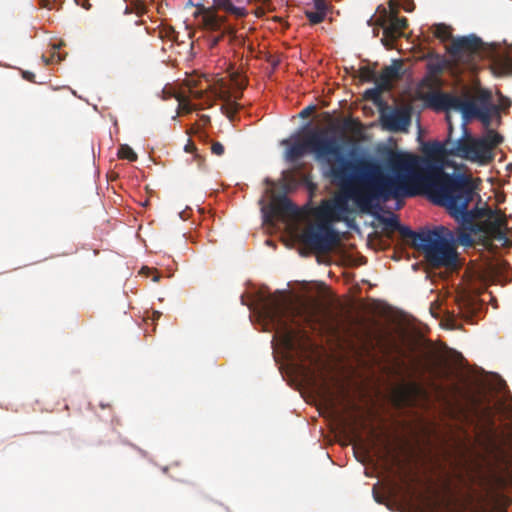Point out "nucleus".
I'll list each match as a JSON object with an SVG mask.
<instances>
[{
  "instance_id": "f257e3e1",
  "label": "nucleus",
  "mask_w": 512,
  "mask_h": 512,
  "mask_svg": "<svg viewBox=\"0 0 512 512\" xmlns=\"http://www.w3.org/2000/svg\"><path fill=\"white\" fill-rule=\"evenodd\" d=\"M403 152H390L386 159L389 173L376 161L352 162L345 169L346 178L338 180L347 200L352 199L362 212H370L375 202L401 200L419 194L430 199V191L413 168H399Z\"/></svg>"
},
{
  "instance_id": "f03ea898",
  "label": "nucleus",
  "mask_w": 512,
  "mask_h": 512,
  "mask_svg": "<svg viewBox=\"0 0 512 512\" xmlns=\"http://www.w3.org/2000/svg\"><path fill=\"white\" fill-rule=\"evenodd\" d=\"M487 413V434L485 439V450L492 457L493 464H490L486 471H478L472 477V481L481 489L476 492L481 503H492L491 510L483 509L480 512H506L504 508L498 507L502 495L501 490L512 484V472L507 468L500 469L498 464H503L507 459L506 445L512 438V433L506 434L504 430L498 431L495 422L490 415V408Z\"/></svg>"
},
{
  "instance_id": "7ed1b4c3",
  "label": "nucleus",
  "mask_w": 512,
  "mask_h": 512,
  "mask_svg": "<svg viewBox=\"0 0 512 512\" xmlns=\"http://www.w3.org/2000/svg\"><path fill=\"white\" fill-rule=\"evenodd\" d=\"M264 313L287 350L296 349L300 339L307 337L301 329L304 324L315 329L320 323V311L316 305L295 304L279 291L267 297Z\"/></svg>"
},
{
  "instance_id": "20e7f679",
  "label": "nucleus",
  "mask_w": 512,
  "mask_h": 512,
  "mask_svg": "<svg viewBox=\"0 0 512 512\" xmlns=\"http://www.w3.org/2000/svg\"><path fill=\"white\" fill-rule=\"evenodd\" d=\"M433 33L442 42L452 39L447 51L455 62L466 68L475 70L481 60L489 59L495 75H512V57L499 54L495 45L484 43L474 34L452 38V28L444 23L435 24Z\"/></svg>"
},
{
  "instance_id": "39448f33",
  "label": "nucleus",
  "mask_w": 512,
  "mask_h": 512,
  "mask_svg": "<svg viewBox=\"0 0 512 512\" xmlns=\"http://www.w3.org/2000/svg\"><path fill=\"white\" fill-rule=\"evenodd\" d=\"M475 186L472 178L461 177L451 179L441 190L430 196V200L439 206L445 207L449 214L459 223L455 238L461 246L469 247L474 244L473 235L483 231L482 225L474 220L467 207L473 200Z\"/></svg>"
},
{
  "instance_id": "423d86ee",
  "label": "nucleus",
  "mask_w": 512,
  "mask_h": 512,
  "mask_svg": "<svg viewBox=\"0 0 512 512\" xmlns=\"http://www.w3.org/2000/svg\"><path fill=\"white\" fill-rule=\"evenodd\" d=\"M312 152L316 159L329 166L328 175L338 183V180L346 178L345 169L350 165V160L344 155L341 141L332 133L331 129H310L302 141L294 142L286 151V160L296 162L306 152Z\"/></svg>"
},
{
  "instance_id": "0eeeda50",
  "label": "nucleus",
  "mask_w": 512,
  "mask_h": 512,
  "mask_svg": "<svg viewBox=\"0 0 512 512\" xmlns=\"http://www.w3.org/2000/svg\"><path fill=\"white\" fill-rule=\"evenodd\" d=\"M452 125H449V138L444 142H427L423 145V156L403 153L399 156L395 164L399 168H413L424 185L430 191V196L445 189V186L451 179L468 177L465 174H448L443 171V161L447 156H452L449 152L453 142L451 141Z\"/></svg>"
},
{
  "instance_id": "6e6552de",
  "label": "nucleus",
  "mask_w": 512,
  "mask_h": 512,
  "mask_svg": "<svg viewBox=\"0 0 512 512\" xmlns=\"http://www.w3.org/2000/svg\"><path fill=\"white\" fill-rule=\"evenodd\" d=\"M348 212V200L344 195L323 200L316 209V222L304 229L301 242L316 253L331 252L340 243V235L333 222L343 221Z\"/></svg>"
},
{
  "instance_id": "1a4fd4ad",
  "label": "nucleus",
  "mask_w": 512,
  "mask_h": 512,
  "mask_svg": "<svg viewBox=\"0 0 512 512\" xmlns=\"http://www.w3.org/2000/svg\"><path fill=\"white\" fill-rule=\"evenodd\" d=\"M426 105L436 111L454 110L460 112L463 126L472 119H479L485 127H489L492 117L499 116V107L492 103V95L488 90H481L475 97L469 94L457 96L450 93L435 91L424 97Z\"/></svg>"
},
{
  "instance_id": "9d476101",
  "label": "nucleus",
  "mask_w": 512,
  "mask_h": 512,
  "mask_svg": "<svg viewBox=\"0 0 512 512\" xmlns=\"http://www.w3.org/2000/svg\"><path fill=\"white\" fill-rule=\"evenodd\" d=\"M457 239L455 233L445 226L416 232L412 246L424 254L426 261L434 268L453 267L457 263Z\"/></svg>"
},
{
  "instance_id": "9b49d317",
  "label": "nucleus",
  "mask_w": 512,
  "mask_h": 512,
  "mask_svg": "<svg viewBox=\"0 0 512 512\" xmlns=\"http://www.w3.org/2000/svg\"><path fill=\"white\" fill-rule=\"evenodd\" d=\"M213 3L214 8L199 6L195 12V17L199 18L200 27L215 34L211 35L209 39L212 48L217 46L225 37H228L230 42L238 40L235 28L227 23L226 17L219 15L216 9L224 10L237 17H244L247 14L244 7H237L230 0H214Z\"/></svg>"
},
{
  "instance_id": "f8f14e48",
  "label": "nucleus",
  "mask_w": 512,
  "mask_h": 512,
  "mask_svg": "<svg viewBox=\"0 0 512 512\" xmlns=\"http://www.w3.org/2000/svg\"><path fill=\"white\" fill-rule=\"evenodd\" d=\"M503 142V137L494 130H488L485 136L472 137L467 133L461 139L453 142L450 154L479 164H488L493 158V149Z\"/></svg>"
},
{
  "instance_id": "ddd939ff",
  "label": "nucleus",
  "mask_w": 512,
  "mask_h": 512,
  "mask_svg": "<svg viewBox=\"0 0 512 512\" xmlns=\"http://www.w3.org/2000/svg\"><path fill=\"white\" fill-rule=\"evenodd\" d=\"M389 5L392 12L388 15L385 10L384 16H382L378 21L383 27L384 36L393 41L403 35V31L408 26V20L405 17L397 16V8L392 0L389 2Z\"/></svg>"
},
{
  "instance_id": "4468645a",
  "label": "nucleus",
  "mask_w": 512,
  "mask_h": 512,
  "mask_svg": "<svg viewBox=\"0 0 512 512\" xmlns=\"http://www.w3.org/2000/svg\"><path fill=\"white\" fill-rule=\"evenodd\" d=\"M384 127L392 132H405L411 123V113L408 108H397L382 116Z\"/></svg>"
},
{
  "instance_id": "2eb2a0df",
  "label": "nucleus",
  "mask_w": 512,
  "mask_h": 512,
  "mask_svg": "<svg viewBox=\"0 0 512 512\" xmlns=\"http://www.w3.org/2000/svg\"><path fill=\"white\" fill-rule=\"evenodd\" d=\"M402 63L400 61H393L389 66H385L381 73L376 76L375 84L381 86L382 89L390 90L392 87V81L400 77V70Z\"/></svg>"
},
{
  "instance_id": "dca6fc26",
  "label": "nucleus",
  "mask_w": 512,
  "mask_h": 512,
  "mask_svg": "<svg viewBox=\"0 0 512 512\" xmlns=\"http://www.w3.org/2000/svg\"><path fill=\"white\" fill-rule=\"evenodd\" d=\"M272 210L275 214L281 216H297L299 213L298 207L294 205L291 200L285 196L281 195L275 198L272 204Z\"/></svg>"
},
{
  "instance_id": "f3484780",
  "label": "nucleus",
  "mask_w": 512,
  "mask_h": 512,
  "mask_svg": "<svg viewBox=\"0 0 512 512\" xmlns=\"http://www.w3.org/2000/svg\"><path fill=\"white\" fill-rule=\"evenodd\" d=\"M380 221L384 225L385 230L390 232L398 231L404 239L412 240L416 233L409 227L401 225L395 215H392L391 217H383Z\"/></svg>"
},
{
  "instance_id": "a211bd4d",
  "label": "nucleus",
  "mask_w": 512,
  "mask_h": 512,
  "mask_svg": "<svg viewBox=\"0 0 512 512\" xmlns=\"http://www.w3.org/2000/svg\"><path fill=\"white\" fill-rule=\"evenodd\" d=\"M220 99L224 102L221 107L222 112L230 120H233L236 114L238 113L239 109L241 108V105L238 104L235 100H232L228 92L221 94Z\"/></svg>"
},
{
  "instance_id": "6ab92c4d",
  "label": "nucleus",
  "mask_w": 512,
  "mask_h": 512,
  "mask_svg": "<svg viewBox=\"0 0 512 512\" xmlns=\"http://www.w3.org/2000/svg\"><path fill=\"white\" fill-rule=\"evenodd\" d=\"M421 372L422 374H429L433 380L442 378L444 374L436 361L424 363L421 367Z\"/></svg>"
},
{
  "instance_id": "aec40b11",
  "label": "nucleus",
  "mask_w": 512,
  "mask_h": 512,
  "mask_svg": "<svg viewBox=\"0 0 512 512\" xmlns=\"http://www.w3.org/2000/svg\"><path fill=\"white\" fill-rule=\"evenodd\" d=\"M358 76L361 81L363 82H376V70L375 67H372L370 65H364L361 66L358 69Z\"/></svg>"
},
{
  "instance_id": "412c9836",
  "label": "nucleus",
  "mask_w": 512,
  "mask_h": 512,
  "mask_svg": "<svg viewBox=\"0 0 512 512\" xmlns=\"http://www.w3.org/2000/svg\"><path fill=\"white\" fill-rule=\"evenodd\" d=\"M118 157L120 159H126L131 162L137 160V154L134 152V150L127 144L120 145L117 153Z\"/></svg>"
},
{
  "instance_id": "4be33fe9",
  "label": "nucleus",
  "mask_w": 512,
  "mask_h": 512,
  "mask_svg": "<svg viewBox=\"0 0 512 512\" xmlns=\"http://www.w3.org/2000/svg\"><path fill=\"white\" fill-rule=\"evenodd\" d=\"M467 213H471L476 221L484 217L492 218L495 214V212L490 208H479L477 206L470 210L467 209Z\"/></svg>"
},
{
  "instance_id": "5701e85b",
  "label": "nucleus",
  "mask_w": 512,
  "mask_h": 512,
  "mask_svg": "<svg viewBox=\"0 0 512 512\" xmlns=\"http://www.w3.org/2000/svg\"><path fill=\"white\" fill-rule=\"evenodd\" d=\"M305 16L308 18L310 24L316 25V24H319L324 21V19L326 17V13H324L323 11H317V10H315V11L306 10Z\"/></svg>"
},
{
  "instance_id": "b1692460",
  "label": "nucleus",
  "mask_w": 512,
  "mask_h": 512,
  "mask_svg": "<svg viewBox=\"0 0 512 512\" xmlns=\"http://www.w3.org/2000/svg\"><path fill=\"white\" fill-rule=\"evenodd\" d=\"M495 214L492 218H488L495 229H501L507 225L506 216L501 212L494 211Z\"/></svg>"
},
{
  "instance_id": "393cba45",
  "label": "nucleus",
  "mask_w": 512,
  "mask_h": 512,
  "mask_svg": "<svg viewBox=\"0 0 512 512\" xmlns=\"http://www.w3.org/2000/svg\"><path fill=\"white\" fill-rule=\"evenodd\" d=\"M383 91H386V90L382 89L381 86L375 84V87L370 88V89L365 91V97L367 99H370V100L376 102V101L380 100L381 93Z\"/></svg>"
},
{
  "instance_id": "a878e982",
  "label": "nucleus",
  "mask_w": 512,
  "mask_h": 512,
  "mask_svg": "<svg viewBox=\"0 0 512 512\" xmlns=\"http://www.w3.org/2000/svg\"><path fill=\"white\" fill-rule=\"evenodd\" d=\"M177 100L179 102V105H178L179 112L188 114L193 111L194 108L188 100L182 98L181 96L177 97Z\"/></svg>"
},
{
  "instance_id": "bb28decb",
  "label": "nucleus",
  "mask_w": 512,
  "mask_h": 512,
  "mask_svg": "<svg viewBox=\"0 0 512 512\" xmlns=\"http://www.w3.org/2000/svg\"><path fill=\"white\" fill-rule=\"evenodd\" d=\"M211 152L216 156H222L225 152V148L222 143L214 141L211 144Z\"/></svg>"
},
{
  "instance_id": "cd10ccee",
  "label": "nucleus",
  "mask_w": 512,
  "mask_h": 512,
  "mask_svg": "<svg viewBox=\"0 0 512 512\" xmlns=\"http://www.w3.org/2000/svg\"><path fill=\"white\" fill-rule=\"evenodd\" d=\"M161 93H162L163 100H168L173 97H175L177 99V97H180V95H176L175 92L171 88H167V87H165Z\"/></svg>"
},
{
  "instance_id": "c85d7f7f",
  "label": "nucleus",
  "mask_w": 512,
  "mask_h": 512,
  "mask_svg": "<svg viewBox=\"0 0 512 512\" xmlns=\"http://www.w3.org/2000/svg\"><path fill=\"white\" fill-rule=\"evenodd\" d=\"M314 8L317 11H323L327 14V4L325 0H313Z\"/></svg>"
},
{
  "instance_id": "c756f323",
  "label": "nucleus",
  "mask_w": 512,
  "mask_h": 512,
  "mask_svg": "<svg viewBox=\"0 0 512 512\" xmlns=\"http://www.w3.org/2000/svg\"><path fill=\"white\" fill-rule=\"evenodd\" d=\"M497 106L499 107V110H506L511 106V100L509 98L501 96L500 103Z\"/></svg>"
},
{
  "instance_id": "7c9ffc66",
  "label": "nucleus",
  "mask_w": 512,
  "mask_h": 512,
  "mask_svg": "<svg viewBox=\"0 0 512 512\" xmlns=\"http://www.w3.org/2000/svg\"><path fill=\"white\" fill-rule=\"evenodd\" d=\"M428 67H429L430 72L435 73V74L441 73L443 70L442 65L439 63L429 64Z\"/></svg>"
},
{
  "instance_id": "2f4dec72",
  "label": "nucleus",
  "mask_w": 512,
  "mask_h": 512,
  "mask_svg": "<svg viewBox=\"0 0 512 512\" xmlns=\"http://www.w3.org/2000/svg\"><path fill=\"white\" fill-rule=\"evenodd\" d=\"M22 77L29 82L35 83V74L30 71H23Z\"/></svg>"
},
{
  "instance_id": "473e14b6",
  "label": "nucleus",
  "mask_w": 512,
  "mask_h": 512,
  "mask_svg": "<svg viewBox=\"0 0 512 512\" xmlns=\"http://www.w3.org/2000/svg\"><path fill=\"white\" fill-rule=\"evenodd\" d=\"M315 109V106H308L300 112V116L305 118L308 117Z\"/></svg>"
},
{
  "instance_id": "72a5a7b5",
  "label": "nucleus",
  "mask_w": 512,
  "mask_h": 512,
  "mask_svg": "<svg viewBox=\"0 0 512 512\" xmlns=\"http://www.w3.org/2000/svg\"><path fill=\"white\" fill-rule=\"evenodd\" d=\"M196 150V146L193 142L189 141L188 144H186L185 146V151L186 152H193Z\"/></svg>"
},
{
  "instance_id": "f704fd0d",
  "label": "nucleus",
  "mask_w": 512,
  "mask_h": 512,
  "mask_svg": "<svg viewBox=\"0 0 512 512\" xmlns=\"http://www.w3.org/2000/svg\"><path fill=\"white\" fill-rule=\"evenodd\" d=\"M411 390H418V387L416 384H412L410 387H409Z\"/></svg>"
},
{
  "instance_id": "c9c22d12",
  "label": "nucleus",
  "mask_w": 512,
  "mask_h": 512,
  "mask_svg": "<svg viewBox=\"0 0 512 512\" xmlns=\"http://www.w3.org/2000/svg\"><path fill=\"white\" fill-rule=\"evenodd\" d=\"M160 276L159 275H156L153 277V281L157 282L159 280Z\"/></svg>"
},
{
  "instance_id": "e433bc0d",
  "label": "nucleus",
  "mask_w": 512,
  "mask_h": 512,
  "mask_svg": "<svg viewBox=\"0 0 512 512\" xmlns=\"http://www.w3.org/2000/svg\"><path fill=\"white\" fill-rule=\"evenodd\" d=\"M405 10L408 12L412 11V9L410 8V5H407V7H405Z\"/></svg>"
},
{
  "instance_id": "4c0bfd02",
  "label": "nucleus",
  "mask_w": 512,
  "mask_h": 512,
  "mask_svg": "<svg viewBox=\"0 0 512 512\" xmlns=\"http://www.w3.org/2000/svg\"><path fill=\"white\" fill-rule=\"evenodd\" d=\"M405 10L408 12L412 11V9L410 8V5H407V7H405Z\"/></svg>"
},
{
  "instance_id": "58836bf2",
  "label": "nucleus",
  "mask_w": 512,
  "mask_h": 512,
  "mask_svg": "<svg viewBox=\"0 0 512 512\" xmlns=\"http://www.w3.org/2000/svg\"><path fill=\"white\" fill-rule=\"evenodd\" d=\"M55 56H56V53L54 52V53L52 54V56H51V61H52V62L54 61Z\"/></svg>"
},
{
  "instance_id": "ea45409f",
  "label": "nucleus",
  "mask_w": 512,
  "mask_h": 512,
  "mask_svg": "<svg viewBox=\"0 0 512 512\" xmlns=\"http://www.w3.org/2000/svg\"><path fill=\"white\" fill-rule=\"evenodd\" d=\"M61 61V57L57 55V62Z\"/></svg>"
},
{
  "instance_id": "a19ab883",
  "label": "nucleus",
  "mask_w": 512,
  "mask_h": 512,
  "mask_svg": "<svg viewBox=\"0 0 512 512\" xmlns=\"http://www.w3.org/2000/svg\"><path fill=\"white\" fill-rule=\"evenodd\" d=\"M288 142H289L288 140H284L283 144H288Z\"/></svg>"
}]
</instances>
